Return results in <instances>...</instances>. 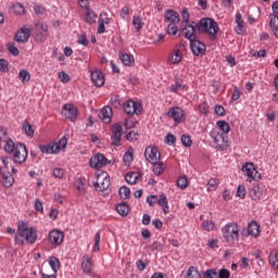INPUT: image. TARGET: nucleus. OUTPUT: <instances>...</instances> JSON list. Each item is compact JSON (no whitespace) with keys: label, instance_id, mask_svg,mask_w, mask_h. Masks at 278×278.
Listing matches in <instances>:
<instances>
[{"label":"nucleus","instance_id":"nucleus-1","mask_svg":"<svg viewBox=\"0 0 278 278\" xmlns=\"http://www.w3.org/2000/svg\"><path fill=\"white\" fill-rule=\"evenodd\" d=\"M218 29V23L211 17H204L200 20L199 23L192 21L189 24H181L182 36L189 41L199 38V36H197L199 33L208 34L210 40L214 41L216 40Z\"/></svg>","mask_w":278,"mask_h":278},{"label":"nucleus","instance_id":"nucleus-2","mask_svg":"<svg viewBox=\"0 0 278 278\" xmlns=\"http://www.w3.org/2000/svg\"><path fill=\"white\" fill-rule=\"evenodd\" d=\"M17 231L21 238H25L28 244H34L36 240H38V231L36 230V228H29V225H27V223L25 222L18 223Z\"/></svg>","mask_w":278,"mask_h":278},{"label":"nucleus","instance_id":"nucleus-3","mask_svg":"<svg viewBox=\"0 0 278 278\" xmlns=\"http://www.w3.org/2000/svg\"><path fill=\"white\" fill-rule=\"evenodd\" d=\"M223 238L226 242H238L240 240V229L238 224L236 223H228L222 228Z\"/></svg>","mask_w":278,"mask_h":278},{"label":"nucleus","instance_id":"nucleus-4","mask_svg":"<svg viewBox=\"0 0 278 278\" xmlns=\"http://www.w3.org/2000/svg\"><path fill=\"white\" fill-rule=\"evenodd\" d=\"M27 160V147L23 142L16 143V149L13 152V162L15 164H23Z\"/></svg>","mask_w":278,"mask_h":278},{"label":"nucleus","instance_id":"nucleus-5","mask_svg":"<svg viewBox=\"0 0 278 278\" xmlns=\"http://www.w3.org/2000/svg\"><path fill=\"white\" fill-rule=\"evenodd\" d=\"M49 36V26L42 22L35 25V40L36 42H45Z\"/></svg>","mask_w":278,"mask_h":278},{"label":"nucleus","instance_id":"nucleus-6","mask_svg":"<svg viewBox=\"0 0 278 278\" xmlns=\"http://www.w3.org/2000/svg\"><path fill=\"white\" fill-rule=\"evenodd\" d=\"M242 173H244V175H247L248 177V181H257L260 179H262V174H260L257 172V169H255V165L253 163H245L242 166Z\"/></svg>","mask_w":278,"mask_h":278},{"label":"nucleus","instance_id":"nucleus-7","mask_svg":"<svg viewBox=\"0 0 278 278\" xmlns=\"http://www.w3.org/2000/svg\"><path fill=\"white\" fill-rule=\"evenodd\" d=\"M98 181L93 185L98 192H105L108 188H110V176L108 173L102 172L101 174H97Z\"/></svg>","mask_w":278,"mask_h":278},{"label":"nucleus","instance_id":"nucleus-8","mask_svg":"<svg viewBox=\"0 0 278 278\" xmlns=\"http://www.w3.org/2000/svg\"><path fill=\"white\" fill-rule=\"evenodd\" d=\"M113 136L111 137L113 147H121V140L123 138V125L115 123L111 126Z\"/></svg>","mask_w":278,"mask_h":278},{"label":"nucleus","instance_id":"nucleus-9","mask_svg":"<svg viewBox=\"0 0 278 278\" xmlns=\"http://www.w3.org/2000/svg\"><path fill=\"white\" fill-rule=\"evenodd\" d=\"M124 112L140 116V114H142V104L138 101L129 100L124 104Z\"/></svg>","mask_w":278,"mask_h":278},{"label":"nucleus","instance_id":"nucleus-10","mask_svg":"<svg viewBox=\"0 0 278 278\" xmlns=\"http://www.w3.org/2000/svg\"><path fill=\"white\" fill-rule=\"evenodd\" d=\"M89 164L91 168H103V166H108L111 162L103 155V153H97L90 159Z\"/></svg>","mask_w":278,"mask_h":278},{"label":"nucleus","instance_id":"nucleus-11","mask_svg":"<svg viewBox=\"0 0 278 278\" xmlns=\"http://www.w3.org/2000/svg\"><path fill=\"white\" fill-rule=\"evenodd\" d=\"M167 116L168 118H173L174 123L179 125V123H181L186 116V111L179 106H172L167 112Z\"/></svg>","mask_w":278,"mask_h":278},{"label":"nucleus","instance_id":"nucleus-12","mask_svg":"<svg viewBox=\"0 0 278 278\" xmlns=\"http://www.w3.org/2000/svg\"><path fill=\"white\" fill-rule=\"evenodd\" d=\"M144 157L150 164H155V162H160L162 154L157 147H147L144 151Z\"/></svg>","mask_w":278,"mask_h":278},{"label":"nucleus","instance_id":"nucleus-13","mask_svg":"<svg viewBox=\"0 0 278 278\" xmlns=\"http://www.w3.org/2000/svg\"><path fill=\"white\" fill-rule=\"evenodd\" d=\"M189 42H190V49L193 55L195 56L205 55V51L207 49L205 43H203L201 40H198V38L191 39V41Z\"/></svg>","mask_w":278,"mask_h":278},{"label":"nucleus","instance_id":"nucleus-14","mask_svg":"<svg viewBox=\"0 0 278 278\" xmlns=\"http://www.w3.org/2000/svg\"><path fill=\"white\" fill-rule=\"evenodd\" d=\"M211 138H213L216 147H218V149H225L227 142H228V137L227 135H225V132H211Z\"/></svg>","mask_w":278,"mask_h":278},{"label":"nucleus","instance_id":"nucleus-15","mask_svg":"<svg viewBox=\"0 0 278 278\" xmlns=\"http://www.w3.org/2000/svg\"><path fill=\"white\" fill-rule=\"evenodd\" d=\"M49 242L50 244H55L60 247L64 242V232L58 229H53L49 232Z\"/></svg>","mask_w":278,"mask_h":278},{"label":"nucleus","instance_id":"nucleus-16","mask_svg":"<svg viewBox=\"0 0 278 278\" xmlns=\"http://www.w3.org/2000/svg\"><path fill=\"white\" fill-rule=\"evenodd\" d=\"M98 116L102 123L109 125V123H112V116H114V113L112 112V108L106 105L98 113Z\"/></svg>","mask_w":278,"mask_h":278},{"label":"nucleus","instance_id":"nucleus-17","mask_svg":"<svg viewBox=\"0 0 278 278\" xmlns=\"http://www.w3.org/2000/svg\"><path fill=\"white\" fill-rule=\"evenodd\" d=\"M29 36H31V29L23 26L17 30L14 40H16V42H27L29 40Z\"/></svg>","mask_w":278,"mask_h":278},{"label":"nucleus","instance_id":"nucleus-18","mask_svg":"<svg viewBox=\"0 0 278 278\" xmlns=\"http://www.w3.org/2000/svg\"><path fill=\"white\" fill-rule=\"evenodd\" d=\"M91 81L97 88H102L105 85V77L99 70L91 72Z\"/></svg>","mask_w":278,"mask_h":278},{"label":"nucleus","instance_id":"nucleus-19","mask_svg":"<svg viewBox=\"0 0 278 278\" xmlns=\"http://www.w3.org/2000/svg\"><path fill=\"white\" fill-rule=\"evenodd\" d=\"M63 115L65 118H68V121H76L77 119V108L73 104H65L63 106Z\"/></svg>","mask_w":278,"mask_h":278},{"label":"nucleus","instance_id":"nucleus-20","mask_svg":"<svg viewBox=\"0 0 278 278\" xmlns=\"http://www.w3.org/2000/svg\"><path fill=\"white\" fill-rule=\"evenodd\" d=\"M165 21L169 24H179V13H177L175 10H167L165 11Z\"/></svg>","mask_w":278,"mask_h":278},{"label":"nucleus","instance_id":"nucleus-21","mask_svg":"<svg viewBox=\"0 0 278 278\" xmlns=\"http://www.w3.org/2000/svg\"><path fill=\"white\" fill-rule=\"evenodd\" d=\"M170 92H179V90H188V85H184V80L180 77L175 78V83L169 87Z\"/></svg>","mask_w":278,"mask_h":278},{"label":"nucleus","instance_id":"nucleus-22","mask_svg":"<svg viewBox=\"0 0 278 278\" xmlns=\"http://www.w3.org/2000/svg\"><path fill=\"white\" fill-rule=\"evenodd\" d=\"M248 233H249V236H253L254 238H257L261 233L260 224H257V222H255V220H252L248 225Z\"/></svg>","mask_w":278,"mask_h":278},{"label":"nucleus","instance_id":"nucleus-23","mask_svg":"<svg viewBox=\"0 0 278 278\" xmlns=\"http://www.w3.org/2000/svg\"><path fill=\"white\" fill-rule=\"evenodd\" d=\"M156 203H159V205L163 208V214H168V212H170L168 208V198H166V194L161 193Z\"/></svg>","mask_w":278,"mask_h":278},{"label":"nucleus","instance_id":"nucleus-24","mask_svg":"<svg viewBox=\"0 0 278 278\" xmlns=\"http://www.w3.org/2000/svg\"><path fill=\"white\" fill-rule=\"evenodd\" d=\"M0 175L2 176V184L4 186V188H11V186L14 185V176H12V174H10V172H0Z\"/></svg>","mask_w":278,"mask_h":278},{"label":"nucleus","instance_id":"nucleus-25","mask_svg":"<svg viewBox=\"0 0 278 278\" xmlns=\"http://www.w3.org/2000/svg\"><path fill=\"white\" fill-rule=\"evenodd\" d=\"M262 187L260 185H254L250 190V197L253 201H260L262 199Z\"/></svg>","mask_w":278,"mask_h":278},{"label":"nucleus","instance_id":"nucleus-26","mask_svg":"<svg viewBox=\"0 0 278 278\" xmlns=\"http://www.w3.org/2000/svg\"><path fill=\"white\" fill-rule=\"evenodd\" d=\"M119 60L124 66H134L136 60L134 59V54H119Z\"/></svg>","mask_w":278,"mask_h":278},{"label":"nucleus","instance_id":"nucleus-27","mask_svg":"<svg viewBox=\"0 0 278 278\" xmlns=\"http://www.w3.org/2000/svg\"><path fill=\"white\" fill-rule=\"evenodd\" d=\"M85 22L88 25H94L97 23V13L92 9H88L85 13Z\"/></svg>","mask_w":278,"mask_h":278},{"label":"nucleus","instance_id":"nucleus-28","mask_svg":"<svg viewBox=\"0 0 278 278\" xmlns=\"http://www.w3.org/2000/svg\"><path fill=\"white\" fill-rule=\"evenodd\" d=\"M22 127H23V131H25L28 138H34V134H35L34 126H31V124L27 122V119H25L22 123Z\"/></svg>","mask_w":278,"mask_h":278},{"label":"nucleus","instance_id":"nucleus-29","mask_svg":"<svg viewBox=\"0 0 278 278\" xmlns=\"http://www.w3.org/2000/svg\"><path fill=\"white\" fill-rule=\"evenodd\" d=\"M116 212L119 216H127L129 214V204H127V202L117 204Z\"/></svg>","mask_w":278,"mask_h":278},{"label":"nucleus","instance_id":"nucleus-30","mask_svg":"<svg viewBox=\"0 0 278 278\" xmlns=\"http://www.w3.org/2000/svg\"><path fill=\"white\" fill-rule=\"evenodd\" d=\"M181 60H182L181 51L179 50H175L174 52H172V54L168 58V62H170V64H179Z\"/></svg>","mask_w":278,"mask_h":278},{"label":"nucleus","instance_id":"nucleus-31","mask_svg":"<svg viewBox=\"0 0 278 278\" xmlns=\"http://www.w3.org/2000/svg\"><path fill=\"white\" fill-rule=\"evenodd\" d=\"M216 125L218 129H220L222 134H224L225 136H227V134L231 131V126H229V123L225 121H218Z\"/></svg>","mask_w":278,"mask_h":278},{"label":"nucleus","instance_id":"nucleus-32","mask_svg":"<svg viewBox=\"0 0 278 278\" xmlns=\"http://www.w3.org/2000/svg\"><path fill=\"white\" fill-rule=\"evenodd\" d=\"M139 177H140V174L136 175V173L129 172L125 176V181H127L130 186H135V184L138 182Z\"/></svg>","mask_w":278,"mask_h":278},{"label":"nucleus","instance_id":"nucleus-33","mask_svg":"<svg viewBox=\"0 0 278 278\" xmlns=\"http://www.w3.org/2000/svg\"><path fill=\"white\" fill-rule=\"evenodd\" d=\"M153 165L152 172L154 175L159 177V175H162L164 173V163L156 161L155 163H151Z\"/></svg>","mask_w":278,"mask_h":278},{"label":"nucleus","instance_id":"nucleus-34","mask_svg":"<svg viewBox=\"0 0 278 278\" xmlns=\"http://www.w3.org/2000/svg\"><path fill=\"white\" fill-rule=\"evenodd\" d=\"M4 142H5L4 144L5 153H13L16 149V143H14V140H12V138H9Z\"/></svg>","mask_w":278,"mask_h":278},{"label":"nucleus","instance_id":"nucleus-35","mask_svg":"<svg viewBox=\"0 0 278 278\" xmlns=\"http://www.w3.org/2000/svg\"><path fill=\"white\" fill-rule=\"evenodd\" d=\"M269 264L274 270H278V252H271L269 254Z\"/></svg>","mask_w":278,"mask_h":278},{"label":"nucleus","instance_id":"nucleus-36","mask_svg":"<svg viewBox=\"0 0 278 278\" xmlns=\"http://www.w3.org/2000/svg\"><path fill=\"white\" fill-rule=\"evenodd\" d=\"M18 79L22 81V84H27V81L31 79V74H29L27 70H21L18 73Z\"/></svg>","mask_w":278,"mask_h":278},{"label":"nucleus","instance_id":"nucleus-37","mask_svg":"<svg viewBox=\"0 0 278 278\" xmlns=\"http://www.w3.org/2000/svg\"><path fill=\"white\" fill-rule=\"evenodd\" d=\"M203 278H218V268L206 269L202 274Z\"/></svg>","mask_w":278,"mask_h":278},{"label":"nucleus","instance_id":"nucleus-38","mask_svg":"<svg viewBox=\"0 0 278 278\" xmlns=\"http://www.w3.org/2000/svg\"><path fill=\"white\" fill-rule=\"evenodd\" d=\"M49 265L53 273H58V270H60V260L58 257L50 256Z\"/></svg>","mask_w":278,"mask_h":278},{"label":"nucleus","instance_id":"nucleus-39","mask_svg":"<svg viewBox=\"0 0 278 278\" xmlns=\"http://www.w3.org/2000/svg\"><path fill=\"white\" fill-rule=\"evenodd\" d=\"M81 268L86 275H90V273H92V262L90 258L87 257L86 261L83 262Z\"/></svg>","mask_w":278,"mask_h":278},{"label":"nucleus","instance_id":"nucleus-40","mask_svg":"<svg viewBox=\"0 0 278 278\" xmlns=\"http://www.w3.org/2000/svg\"><path fill=\"white\" fill-rule=\"evenodd\" d=\"M132 25H134L136 31H140V29H142V27H144V23L142 22V18L140 16L132 17Z\"/></svg>","mask_w":278,"mask_h":278},{"label":"nucleus","instance_id":"nucleus-41","mask_svg":"<svg viewBox=\"0 0 278 278\" xmlns=\"http://www.w3.org/2000/svg\"><path fill=\"white\" fill-rule=\"evenodd\" d=\"M118 192L121 199H129V197H131V190H129L127 186L121 187Z\"/></svg>","mask_w":278,"mask_h":278},{"label":"nucleus","instance_id":"nucleus-42","mask_svg":"<svg viewBox=\"0 0 278 278\" xmlns=\"http://www.w3.org/2000/svg\"><path fill=\"white\" fill-rule=\"evenodd\" d=\"M178 24H168L167 25V34L168 36H177L179 28L177 27Z\"/></svg>","mask_w":278,"mask_h":278},{"label":"nucleus","instance_id":"nucleus-43","mask_svg":"<svg viewBox=\"0 0 278 278\" xmlns=\"http://www.w3.org/2000/svg\"><path fill=\"white\" fill-rule=\"evenodd\" d=\"M75 188L78 190V192H86V185L84 184V179L77 178L75 181Z\"/></svg>","mask_w":278,"mask_h":278},{"label":"nucleus","instance_id":"nucleus-44","mask_svg":"<svg viewBox=\"0 0 278 278\" xmlns=\"http://www.w3.org/2000/svg\"><path fill=\"white\" fill-rule=\"evenodd\" d=\"M123 162L125 164V166H129V164H131V162H134V153L127 151L125 152L124 156H123Z\"/></svg>","mask_w":278,"mask_h":278},{"label":"nucleus","instance_id":"nucleus-45","mask_svg":"<svg viewBox=\"0 0 278 278\" xmlns=\"http://www.w3.org/2000/svg\"><path fill=\"white\" fill-rule=\"evenodd\" d=\"M10 62L5 59H0V73H8L10 71Z\"/></svg>","mask_w":278,"mask_h":278},{"label":"nucleus","instance_id":"nucleus-46","mask_svg":"<svg viewBox=\"0 0 278 278\" xmlns=\"http://www.w3.org/2000/svg\"><path fill=\"white\" fill-rule=\"evenodd\" d=\"M180 140L184 147H192V138L190 137V135H182L180 137Z\"/></svg>","mask_w":278,"mask_h":278},{"label":"nucleus","instance_id":"nucleus-47","mask_svg":"<svg viewBox=\"0 0 278 278\" xmlns=\"http://www.w3.org/2000/svg\"><path fill=\"white\" fill-rule=\"evenodd\" d=\"M177 186L181 190H186L188 188V178L187 177H179L177 180Z\"/></svg>","mask_w":278,"mask_h":278},{"label":"nucleus","instance_id":"nucleus-48","mask_svg":"<svg viewBox=\"0 0 278 278\" xmlns=\"http://www.w3.org/2000/svg\"><path fill=\"white\" fill-rule=\"evenodd\" d=\"M100 244H101V232H97L94 236V244H93V251L97 253V251H100Z\"/></svg>","mask_w":278,"mask_h":278},{"label":"nucleus","instance_id":"nucleus-49","mask_svg":"<svg viewBox=\"0 0 278 278\" xmlns=\"http://www.w3.org/2000/svg\"><path fill=\"white\" fill-rule=\"evenodd\" d=\"M214 112L217 114V116H225V114H227V110H225V106L220 104L215 105Z\"/></svg>","mask_w":278,"mask_h":278},{"label":"nucleus","instance_id":"nucleus-50","mask_svg":"<svg viewBox=\"0 0 278 278\" xmlns=\"http://www.w3.org/2000/svg\"><path fill=\"white\" fill-rule=\"evenodd\" d=\"M175 142H177V137H175V135L170 132L167 134V136L165 137V143L168 144L169 147H173Z\"/></svg>","mask_w":278,"mask_h":278},{"label":"nucleus","instance_id":"nucleus-51","mask_svg":"<svg viewBox=\"0 0 278 278\" xmlns=\"http://www.w3.org/2000/svg\"><path fill=\"white\" fill-rule=\"evenodd\" d=\"M150 249H151V251L162 252V251H164V244H162V242L154 241V242L150 245Z\"/></svg>","mask_w":278,"mask_h":278},{"label":"nucleus","instance_id":"nucleus-52","mask_svg":"<svg viewBox=\"0 0 278 278\" xmlns=\"http://www.w3.org/2000/svg\"><path fill=\"white\" fill-rule=\"evenodd\" d=\"M182 22L181 25L190 24V13L188 12V9L182 10L181 12Z\"/></svg>","mask_w":278,"mask_h":278},{"label":"nucleus","instance_id":"nucleus-53","mask_svg":"<svg viewBox=\"0 0 278 278\" xmlns=\"http://www.w3.org/2000/svg\"><path fill=\"white\" fill-rule=\"evenodd\" d=\"M231 277V273L226 268H222L217 270V278H229Z\"/></svg>","mask_w":278,"mask_h":278},{"label":"nucleus","instance_id":"nucleus-54","mask_svg":"<svg viewBox=\"0 0 278 278\" xmlns=\"http://www.w3.org/2000/svg\"><path fill=\"white\" fill-rule=\"evenodd\" d=\"M269 27L274 31V36H276V29H278V17H270Z\"/></svg>","mask_w":278,"mask_h":278},{"label":"nucleus","instance_id":"nucleus-55","mask_svg":"<svg viewBox=\"0 0 278 278\" xmlns=\"http://www.w3.org/2000/svg\"><path fill=\"white\" fill-rule=\"evenodd\" d=\"M139 136L140 135H138V132H136V130H130L126 135V140H129V142H134V140H137Z\"/></svg>","mask_w":278,"mask_h":278},{"label":"nucleus","instance_id":"nucleus-56","mask_svg":"<svg viewBox=\"0 0 278 278\" xmlns=\"http://www.w3.org/2000/svg\"><path fill=\"white\" fill-rule=\"evenodd\" d=\"M237 195L240 197V199H244V197H247V187L239 185L237 189Z\"/></svg>","mask_w":278,"mask_h":278},{"label":"nucleus","instance_id":"nucleus-57","mask_svg":"<svg viewBox=\"0 0 278 278\" xmlns=\"http://www.w3.org/2000/svg\"><path fill=\"white\" fill-rule=\"evenodd\" d=\"M59 78L63 84H68L71 81V76L66 72H60Z\"/></svg>","mask_w":278,"mask_h":278},{"label":"nucleus","instance_id":"nucleus-58","mask_svg":"<svg viewBox=\"0 0 278 278\" xmlns=\"http://www.w3.org/2000/svg\"><path fill=\"white\" fill-rule=\"evenodd\" d=\"M98 25V34H105V20L99 18Z\"/></svg>","mask_w":278,"mask_h":278},{"label":"nucleus","instance_id":"nucleus-59","mask_svg":"<svg viewBox=\"0 0 278 278\" xmlns=\"http://www.w3.org/2000/svg\"><path fill=\"white\" fill-rule=\"evenodd\" d=\"M66 144H68V139H66V137H63L59 140L56 147H59V151H62V149H66Z\"/></svg>","mask_w":278,"mask_h":278},{"label":"nucleus","instance_id":"nucleus-60","mask_svg":"<svg viewBox=\"0 0 278 278\" xmlns=\"http://www.w3.org/2000/svg\"><path fill=\"white\" fill-rule=\"evenodd\" d=\"M207 190L214 191L218 187V184L216 182L215 178H211L207 182Z\"/></svg>","mask_w":278,"mask_h":278},{"label":"nucleus","instance_id":"nucleus-61","mask_svg":"<svg viewBox=\"0 0 278 278\" xmlns=\"http://www.w3.org/2000/svg\"><path fill=\"white\" fill-rule=\"evenodd\" d=\"M251 53L253 58H266V50H260V51L252 50Z\"/></svg>","mask_w":278,"mask_h":278},{"label":"nucleus","instance_id":"nucleus-62","mask_svg":"<svg viewBox=\"0 0 278 278\" xmlns=\"http://www.w3.org/2000/svg\"><path fill=\"white\" fill-rule=\"evenodd\" d=\"M147 203H148V205H150V207H153V205H155V203H157V195H149L147 198Z\"/></svg>","mask_w":278,"mask_h":278},{"label":"nucleus","instance_id":"nucleus-63","mask_svg":"<svg viewBox=\"0 0 278 278\" xmlns=\"http://www.w3.org/2000/svg\"><path fill=\"white\" fill-rule=\"evenodd\" d=\"M8 49L12 55H15V56L18 55V48H16L14 43H9Z\"/></svg>","mask_w":278,"mask_h":278},{"label":"nucleus","instance_id":"nucleus-64","mask_svg":"<svg viewBox=\"0 0 278 278\" xmlns=\"http://www.w3.org/2000/svg\"><path fill=\"white\" fill-rule=\"evenodd\" d=\"M271 10L274 12V15H270V18L273 17L278 18V1L273 2Z\"/></svg>","mask_w":278,"mask_h":278}]
</instances>
